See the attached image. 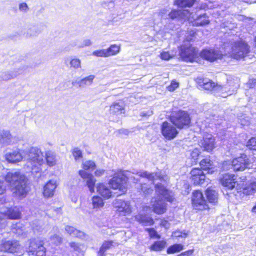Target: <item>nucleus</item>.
Returning a JSON list of instances; mask_svg holds the SVG:
<instances>
[{
    "instance_id": "1",
    "label": "nucleus",
    "mask_w": 256,
    "mask_h": 256,
    "mask_svg": "<svg viewBox=\"0 0 256 256\" xmlns=\"http://www.w3.org/2000/svg\"><path fill=\"white\" fill-rule=\"evenodd\" d=\"M6 180L12 187L13 194L20 198H25L30 191L26 177L19 172L8 173Z\"/></svg>"
},
{
    "instance_id": "2",
    "label": "nucleus",
    "mask_w": 256,
    "mask_h": 256,
    "mask_svg": "<svg viewBox=\"0 0 256 256\" xmlns=\"http://www.w3.org/2000/svg\"><path fill=\"white\" fill-rule=\"evenodd\" d=\"M156 191L158 196L156 198H152L151 206L155 213L162 214L166 211V204L162 198L168 202H172L173 200V197L170 194L171 192L162 184H156Z\"/></svg>"
},
{
    "instance_id": "3",
    "label": "nucleus",
    "mask_w": 256,
    "mask_h": 256,
    "mask_svg": "<svg viewBox=\"0 0 256 256\" xmlns=\"http://www.w3.org/2000/svg\"><path fill=\"white\" fill-rule=\"evenodd\" d=\"M222 49L224 50V55L236 60L244 58L250 52L249 46L242 41L232 40L226 42L222 46Z\"/></svg>"
},
{
    "instance_id": "4",
    "label": "nucleus",
    "mask_w": 256,
    "mask_h": 256,
    "mask_svg": "<svg viewBox=\"0 0 256 256\" xmlns=\"http://www.w3.org/2000/svg\"><path fill=\"white\" fill-rule=\"evenodd\" d=\"M44 156L38 148H32L29 151L28 166L32 174H38L42 170L41 166L44 162Z\"/></svg>"
},
{
    "instance_id": "5",
    "label": "nucleus",
    "mask_w": 256,
    "mask_h": 256,
    "mask_svg": "<svg viewBox=\"0 0 256 256\" xmlns=\"http://www.w3.org/2000/svg\"><path fill=\"white\" fill-rule=\"evenodd\" d=\"M197 83L200 86L202 87L204 90H212L214 93L218 94V96L222 98H226L230 95L232 94V92L228 91V93L226 94L228 88L226 86L222 87L218 84L216 85L212 81L204 80L202 78H198L196 80Z\"/></svg>"
},
{
    "instance_id": "6",
    "label": "nucleus",
    "mask_w": 256,
    "mask_h": 256,
    "mask_svg": "<svg viewBox=\"0 0 256 256\" xmlns=\"http://www.w3.org/2000/svg\"><path fill=\"white\" fill-rule=\"evenodd\" d=\"M192 40V36L187 38L186 42L180 47V56L181 58L186 62H193L197 58L198 51L195 48L188 42Z\"/></svg>"
},
{
    "instance_id": "7",
    "label": "nucleus",
    "mask_w": 256,
    "mask_h": 256,
    "mask_svg": "<svg viewBox=\"0 0 256 256\" xmlns=\"http://www.w3.org/2000/svg\"><path fill=\"white\" fill-rule=\"evenodd\" d=\"M171 122L179 129L188 128L191 120L188 112L179 111L171 118Z\"/></svg>"
},
{
    "instance_id": "8",
    "label": "nucleus",
    "mask_w": 256,
    "mask_h": 256,
    "mask_svg": "<svg viewBox=\"0 0 256 256\" xmlns=\"http://www.w3.org/2000/svg\"><path fill=\"white\" fill-rule=\"evenodd\" d=\"M128 179L127 172H120L116 174L110 180V184L112 188L119 190L122 192L126 190V184Z\"/></svg>"
},
{
    "instance_id": "9",
    "label": "nucleus",
    "mask_w": 256,
    "mask_h": 256,
    "mask_svg": "<svg viewBox=\"0 0 256 256\" xmlns=\"http://www.w3.org/2000/svg\"><path fill=\"white\" fill-rule=\"evenodd\" d=\"M42 241L36 240H32L28 252L30 256H46V249L44 246Z\"/></svg>"
},
{
    "instance_id": "10",
    "label": "nucleus",
    "mask_w": 256,
    "mask_h": 256,
    "mask_svg": "<svg viewBox=\"0 0 256 256\" xmlns=\"http://www.w3.org/2000/svg\"><path fill=\"white\" fill-rule=\"evenodd\" d=\"M161 132L164 137L168 140L174 139L178 135V132L176 126L172 122H165L160 127Z\"/></svg>"
},
{
    "instance_id": "11",
    "label": "nucleus",
    "mask_w": 256,
    "mask_h": 256,
    "mask_svg": "<svg viewBox=\"0 0 256 256\" xmlns=\"http://www.w3.org/2000/svg\"><path fill=\"white\" fill-rule=\"evenodd\" d=\"M232 163L235 171H244L249 168L251 165L249 158L245 154H240V156L234 158Z\"/></svg>"
},
{
    "instance_id": "12",
    "label": "nucleus",
    "mask_w": 256,
    "mask_h": 256,
    "mask_svg": "<svg viewBox=\"0 0 256 256\" xmlns=\"http://www.w3.org/2000/svg\"><path fill=\"white\" fill-rule=\"evenodd\" d=\"M114 206L120 215L126 216L131 214L132 208L128 201L117 199L113 202Z\"/></svg>"
},
{
    "instance_id": "13",
    "label": "nucleus",
    "mask_w": 256,
    "mask_h": 256,
    "mask_svg": "<svg viewBox=\"0 0 256 256\" xmlns=\"http://www.w3.org/2000/svg\"><path fill=\"white\" fill-rule=\"evenodd\" d=\"M192 203L194 208L198 210H203L208 208L202 193L199 190L193 192Z\"/></svg>"
},
{
    "instance_id": "14",
    "label": "nucleus",
    "mask_w": 256,
    "mask_h": 256,
    "mask_svg": "<svg viewBox=\"0 0 256 256\" xmlns=\"http://www.w3.org/2000/svg\"><path fill=\"white\" fill-rule=\"evenodd\" d=\"M4 250L8 252L15 254L16 256L22 255V248L18 241L12 240L5 242L2 246Z\"/></svg>"
},
{
    "instance_id": "15",
    "label": "nucleus",
    "mask_w": 256,
    "mask_h": 256,
    "mask_svg": "<svg viewBox=\"0 0 256 256\" xmlns=\"http://www.w3.org/2000/svg\"><path fill=\"white\" fill-rule=\"evenodd\" d=\"M79 174L86 182V186L88 187L90 192L92 194L94 193L96 180L94 176L92 174L82 170H80Z\"/></svg>"
},
{
    "instance_id": "16",
    "label": "nucleus",
    "mask_w": 256,
    "mask_h": 256,
    "mask_svg": "<svg viewBox=\"0 0 256 256\" xmlns=\"http://www.w3.org/2000/svg\"><path fill=\"white\" fill-rule=\"evenodd\" d=\"M224 54L221 51L216 50H206L201 53V56L210 62H214L218 59H221Z\"/></svg>"
},
{
    "instance_id": "17",
    "label": "nucleus",
    "mask_w": 256,
    "mask_h": 256,
    "mask_svg": "<svg viewBox=\"0 0 256 256\" xmlns=\"http://www.w3.org/2000/svg\"><path fill=\"white\" fill-rule=\"evenodd\" d=\"M236 180V178L235 175L226 174L220 178V182L224 187L227 188L229 190H232L235 188L237 183Z\"/></svg>"
},
{
    "instance_id": "18",
    "label": "nucleus",
    "mask_w": 256,
    "mask_h": 256,
    "mask_svg": "<svg viewBox=\"0 0 256 256\" xmlns=\"http://www.w3.org/2000/svg\"><path fill=\"white\" fill-rule=\"evenodd\" d=\"M192 14L188 10H173L170 12H168V16L172 20L188 18L190 20Z\"/></svg>"
},
{
    "instance_id": "19",
    "label": "nucleus",
    "mask_w": 256,
    "mask_h": 256,
    "mask_svg": "<svg viewBox=\"0 0 256 256\" xmlns=\"http://www.w3.org/2000/svg\"><path fill=\"white\" fill-rule=\"evenodd\" d=\"M200 145L204 150L212 152L215 148V139L212 134H206L201 141Z\"/></svg>"
},
{
    "instance_id": "20",
    "label": "nucleus",
    "mask_w": 256,
    "mask_h": 256,
    "mask_svg": "<svg viewBox=\"0 0 256 256\" xmlns=\"http://www.w3.org/2000/svg\"><path fill=\"white\" fill-rule=\"evenodd\" d=\"M5 158L10 163L16 164L22 160L24 156L21 150H16L6 153L5 155Z\"/></svg>"
},
{
    "instance_id": "21",
    "label": "nucleus",
    "mask_w": 256,
    "mask_h": 256,
    "mask_svg": "<svg viewBox=\"0 0 256 256\" xmlns=\"http://www.w3.org/2000/svg\"><path fill=\"white\" fill-rule=\"evenodd\" d=\"M190 174L192 180L195 185H200L204 183L206 176L201 170L199 168L193 169Z\"/></svg>"
},
{
    "instance_id": "22",
    "label": "nucleus",
    "mask_w": 256,
    "mask_h": 256,
    "mask_svg": "<svg viewBox=\"0 0 256 256\" xmlns=\"http://www.w3.org/2000/svg\"><path fill=\"white\" fill-rule=\"evenodd\" d=\"M110 114L116 116L124 114V102L122 100L114 102L110 106Z\"/></svg>"
},
{
    "instance_id": "23",
    "label": "nucleus",
    "mask_w": 256,
    "mask_h": 256,
    "mask_svg": "<svg viewBox=\"0 0 256 256\" xmlns=\"http://www.w3.org/2000/svg\"><path fill=\"white\" fill-rule=\"evenodd\" d=\"M56 182L55 180H50L44 188V196L45 198H50L54 196L56 189L57 188Z\"/></svg>"
},
{
    "instance_id": "24",
    "label": "nucleus",
    "mask_w": 256,
    "mask_h": 256,
    "mask_svg": "<svg viewBox=\"0 0 256 256\" xmlns=\"http://www.w3.org/2000/svg\"><path fill=\"white\" fill-rule=\"evenodd\" d=\"M95 78L94 76L91 75L84 78L79 81L72 82V84L74 86L77 85L80 88H84L86 87L92 86Z\"/></svg>"
},
{
    "instance_id": "25",
    "label": "nucleus",
    "mask_w": 256,
    "mask_h": 256,
    "mask_svg": "<svg viewBox=\"0 0 256 256\" xmlns=\"http://www.w3.org/2000/svg\"><path fill=\"white\" fill-rule=\"evenodd\" d=\"M43 26L42 24L32 26L28 28L24 35L26 38H30L36 36L40 34L42 31Z\"/></svg>"
},
{
    "instance_id": "26",
    "label": "nucleus",
    "mask_w": 256,
    "mask_h": 256,
    "mask_svg": "<svg viewBox=\"0 0 256 256\" xmlns=\"http://www.w3.org/2000/svg\"><path fill=\"white\" fill-rule=\"evenodd\" d=\"M2 212L10 220H19L21 218V212L16 207L8 208L6 211Z\"/></svg>"
},
{
    "instance_id": "27",
    "label": "nucleus",
    "mask_w": 256,
    "mask_h": 256,
    "mask_svg": "<svg viewBox=\"0 0 256 256\" xmlns=\"http://www.w3.org/2000/svg\"><path fill=\"white\" fill-rule=\"evenodd\" d=\"M20 74L19 70H14L2 72L0 76V80L2 81H8L16 78Z\"/></svg>"
},
{
    "instance_id": "28",
    "label": "nucleus",
    "mask_w": 256,
    "mask_h": 256,
    "mask_svg": "<svg viewBox=\"0 0 256 256\" xmlns=\"http://www.w3.org/2000/svg\"><path fill=\"white\" fill-rule=\"evenodd\" d=\"M96 188L98 192L104 198L108 199L112 196L110 190L103 184H98Z\"/></svg>"
},
{
    "instance_id": "29",
    "label": "nucleus",
    "mask_w": 256,
    "mask_h": 256,
    "mask_svg": "<svg viewBox=\"0 0 256 256\" xmlns=\"http://www.w3.org/2000/svg\"><path fill=\"white\" fill-rule=\"evenodd\" d=\"M136 219L144 226H152L154 224L153 219L148 216L139 214L136 216Z\"/></svg>"
},
{
    "instance_id": "30",
    "label": "nucleus",
    "mask_w": 256,
    "mask_h": 256,
    "mask_svg": "<svg viewBox=\"0 0 256 256\" xmlns=\"http://www.w3.org/2000/svg\"><path fill=\"white\" fill-rule=\"evenodd\" d=\"M114 242L112 240L104 241L98 252V256H106V252L112 248L114 246Z\"/></svg>"
},
{
    "instance_id": "31",
    "label": "nucleus",
    "mask_w": 256,
    "mask_h": 256,
    "mask_svg": "<svg viewBox=\"0 0 256 256\" xmlns=\"http://www.w3.org/2000/svg\"><path fill=\"white\" fill-rule=\"evenodd\" d=\"M140 176L143 178H146L149 180L153 182L154 183L156 180H162L164 179L161 172L148 174L147 172H140Z\"/></svg>"
},
{
    "instance_id": "32",
    "label": "nucleus",
    "mask_w": 256,
    "mask_h": 256,
    "mask_svg": "<svg viewBox=\"0 0 256 256\" xmlns=\"http://www.w3.org/2000/svg\"><path fill=\"white\" fill-rule=\"evenodd\" d=\"M66 231L70 236L76 238H84L86 236L83 232L76 230L72 226H66Z\"/></svg>"
},
{
    "instance_id": "33",
    "label": "nucleus",
    "mask_w": 256,
    "mask_h": 256,
    "mask_svg": "<svg viewBox=\"0 0 256 256\" xmlns=\"http://www.w3.org/2000/svg\"><path fill=\"white\" fill-rule=\"evenodd\" d=\"M200 164L201 168L204 170L208 171V173L212 174L214 172L213 162L209 158L203 160Z\"/></svg>"
},
{
    "instance_id": "34",
    "label": "nucleus",
    "mask_w": 256,
    "mask_h": 256,
    "mask_svg": "<svg viewBox=\"0 0 256 256\" xmlns=\"http://www.w3.org/2000/svg\"><path fill=\"white\" fill-rule=\"evenodd\" d=\"M207 198L210 202L215 204L218 202V194L212 188H208L206 191Z\"/></svg>"
},
{
    "instance_id": "35",
    "label": "nucleus",
    "mask_w": 256,
    "mask_h": 256,
    "mask_svg": "<svg viewBox=\"0 0 256 256\" xmlns=\"http://www.w3.org/2000/svg\"><path fill=\"white\" fill-rule=\"evenodd\" d=\"M242 192L246 196L253 195L256 192V182H253L246 184V186L242 188Z\"/></svg>"
},
{
    "instance_id": "36",
    "label": "nucleus",
    "mask_w": 256,
    "mask_h": 256,
    "mask_svg": "<svg viewBox=\"0 0 256 256\" xmlns=\"http://www.w3.org/2000/svg\"><path fill=\"white\" fill-rule=\"evenodd\" d=\"M210 20L206 14L200 15L197 18L194 22V26H204L209 24Z\"/></svg>"
},
{
    "instance_id": "37",
    "label": "nucleus",
    "mask_w": 256,
    "mask_h": 256,
    "mask_svg": "<svg viewBox=\"0 0 256 256\" xmlns=\"http://www.w3.org/2000/svg\"><path fill=\"white\" fill-rule=\"evenodd\" d=\"M196 1V0H176L174 4L181 8H190L193 6Z\"/></svg>"
},
{
    "instance_id": "38",
    "label": "nucleus",
    "mask_w": 256,
    "mask_h": 256,
    "mask_svg": "<svg viewBox=\"0 0 256 256\" xmlns=\"http://www.w3.org/2000/svg\"><path fill=\"white\" fill-rule=\"evenodd\" d=\"M47 164L50 167L54 166L56 164V156L54 152H48L46 154Z\"/></svg>"
},
{
    "instance_id": "39",
    "label": "nucleus",
    "mask_w": 256,
    "mask_h": 256,
    "mask_svg": "<svg viewBox=\"0 0 256 256\" xmlns=\"http://www.w3.org/2000/svg\"><path fill=\"white\" fill-rule=\"evenodd\" d=\"M120 45L112 44L108 48L106 49L108 57L114 56L118 54L120 51Z\"/></svg>"
},
{
    "instance_id": "40",
    "label": "nucleus",
    "mask_w": 256,
    "mask_h": 256,
    "mask_svg": "<svg viewBox=\"0 0 256 256\" xmlns=\"http://www.w3.org/2000/svg\"><path fill=\"white\" fill-rule=\"evenodd\" d=\"M12 135L8 132H3L0 133V143L4 146L10 144Z\"/></svg>"
},
{
    "instance_id": "41",
    "label": "nucleus",
    "mask_w": 256,
    "mask_h": 256,
    "mask_svg": "<svg viewBox=\"0 0 256 256\" xmlns=\"http://www.w3.org/2000/svg\"><path fill=\"white\" fill-rule=\"evenodd\" d=\"M166 246V242L164 240L155 242L151 246L150 250L154 252H160Z\"/></svg>"
},
{
    "instance_id": "42",
    "label": "nucleus",
    "mask_w": 256,
    "mask_h": 256,
    "mask_svg": "<svg viewBox=\"0 0 256 256\" xmlns=\"http://www.w3.org/2000/svg\"><path fill=\"white\" fill-rule=\"evenodd\" d=\"M92 205L94 209H99L104 207V203L102 198L94 196L92 198Z\"/></svg>"
},
{
    "instance_id": "43",
    "label": "nucleus",
    "mask_w": 256,
    "mask_h": 256,
    "mask_svg": "<svg viewBox=\"0 0 256 256\" xmlns=\"http://www.w3.org/2000/svg\"><path fill=\"white\" fill-rule=\"evenodd\" d=\"M184 246L181 244H176L169 247L167 250L168 254L179 252L184 250Z\"/></svg>"
},
{
    "instance_id": "44",
    "label": "nucleus",
    "mask_w": 256,
    "mask_h": 256,
    "mask_svg": "<svg viewBox=\"0 0 256 256\" xmlns=\"http://www.w3.org/2000/svg\"><path fill=\"white\" fill-rule=\"evenodd\" d=\"M32 228L34 232H42L44 230V224L42 222L38 220L33 222L32 224Z\"/></svg>"
},
{
    "instance_id": "45",
    "label": "nucleus",
    "mask_w": 256,
    "mask_h": 256,
    "mask_svg": "<svg viewBox=\"0 0 256 256\" xmlns=\"http://www.w3.org/2000/svg\"><path fill=\"white\" fill-rule=\"evenodd\" d=\"M96 168V164L93 161H86L83 164V168L85 170L93 171Z\"/></svg>"
},
{
    "instance_id": "46",
    "label": "nucleus",
    "mask_w": 256,
    "mask_h": 256,
    "mask_svg": "<svg viewBox=\"0 0 256 256\" xmlns=\"http://www.w3.org/2000/svg\"><path fill=\"white\" fill-rule=\"evenodd\" d=\"M140 187L142 192L146 195L150 194L154 191L152 188L146 184H142Z\"/></svg>"
},
{
    "instance_id": "47",
    "label": "nucleus",
    "mask_w": 256,
    "mask_h": 256,
    "mask_svg": "<svg viewBox=\"0 0 256 256\" xmlns=\"http://www.w3.org/2000/svg\"><path fill=\"white\" fill-rule=\"evenodd\" d=\"M72 154L76 161H78L82 158V150L78 148H74L72 150Z\"/></svg>"
},
{
    "instance_id": "48",
    "label": "nucleus",
    "mask_w": 256,
    "mask_h": 256,
    "mask_svg": "<svg viewBox=\"0 0 256 256\" xmlns=\"http://www.w3.org/2000/svg\"><path fill=\"white\" fill-rule=\"evenodd\" d=\"M246 146L252 150H256V138H252L248 140Z\"/></svg>"
},
{
    "instance_id": "49",
    "label": "nucleus",
    "mask_w": 256,
    "mask_h": 256,
    "mask_svg": "<svg viewBox=\"0 0 256 256\" xmlns=\"http://www.w3.org/2000/svg\"><path fill=\"white\" fill-rule=\"evenodd\" d=\"M92 55L94 56L100 58H108L107 56L106 50L94 51L93 52Z\"/></svg>"
},
{
    "instance_id": "50",
    "label": "nucleus",
    "mask_w": 256,
    "mask_h": 256,
    "mask_svg": "<svg viewBox=\"0 0 256 256\" xmlns=\"http://www.w3.org/2000/svg\"><path fill=\"white\" fill-rule=\"evenodd\" d=\"M70 64L72 67L75 69L81 68V61L79 59H73L71 60Z\"/></svg>"
},
{
    "instance_id": "51",
    "label": "nucleus",
    "mask_w": 256,
    "mask_h": 256,
    "mask_svg": "<svg viewBox=\"0 0 256 256\" xmlns=\"http://www.w3.org/2000/svg\"><path fill=\"white\" fill-rule=\"evenodd\" d=\"M52 242L56 245H58L62 242V238L58 235H54L50 238Z\"/></svg>"
},
{
    "instance_id": "52",
    "label": "nucleus",
    "mask_w": 256,
    "mask_h": 256,
    "mask_svg": "<svg viewBox=\"0 0 256 256\" xmlns=\"http://www.w3.org/2000/svg\"><path fill=\"white\" fill-rule=\"evenodd\" d=\"M147 231L148 232L149 234L152 238H160V236L158 234V232L154 229L148 228V229H147Z\"/></svg>"
},
{
    "instance_id": "53",
    "label": "nucleus",
    "mask_w": 256,
    "mask_h": 256,
    "mask_svg": "<svg viewBox=\"0 0 256 256\" xmlns=\"http://www.w3.org/2000/svg\"><path fill=\"white\" fill-rule=\"evenodd\" d=\"M179 86V83L176 82L172 81L170 86L167 88V89L170 92H174Z\"/></svg>"
},
{
    "instance_id": "54",
    "label": "nucleus",
    "mask_w": 256,
    "mask_h": 256,
    "mask_svg": "<svg viewBox=\"0 0 256 256\" xmlns=\"http://www.w3.org/2000/svg\"><path fill=\"white\" fill-rule=\"evenodd\" d=\"M168 12H170L169 10L166 9H163L158 14V16H160L162 19H168L169 16H168Z\"/></svg>"
},
{
    "instance_id": "55",
    "label": "nucleus",
    "mask_w": 256,
    "mask_h": 256,
    "mask_svg": "<svg viewBox=\"0 0 256 256\" xmlns=\"http://www.w3.org/2000/svg\"><path fill=\"white\" fill-rule=\"evenodd\" d=\"M161 58L163 60H168L172 58V56L168 52H163L160 54Z\"/></svg>"
},
{
    "instance_id": "56",
    "label": "nucleus",
    "mask_w": 256,
    "mask_h": 256,
    "mask_svg": "<svg viewBox=\"0 0 256 256\" xmlns=\"http://www.w3.org/2000/svg\"><path fill=\"white\" fill-rule=\"evenodd\" d=\"M92 45V42L90 40H84L83 42V44L81 46H78V47L80 48H82L85 46H90Z\"/></svg>"
},
{
    "instance_id": "57",
    "label": "nucleus",
    "mask_w": 256,
    "mask_h": 256,
    "mask_svg": "<svg viewBox=\"0 0 256 256\" xmlns=\"http://www.w3.org/2000/svg\"><path fill=\"white\" fill-rule=\"evenodd\" d=\"M20 11L26 12L28 10V6L26 3L22 4L20 5Z\"/></svg>"
},
{
    "instance_id": "58",
    "label": "nucleus",
    "mask_w": 256,
    "mask_h": 256,
    "mask_svg": "<svg viewBox=\"0 0 256 256\" xmlns=\"http://www.w3.org/2000/svg\"><path fill=\"white\" fill-rule=\"evenodd\" d=\"M194 249L189 250L186 252H182V254L178 255V256H190L194 254Z\"/></svg>"
},
{
    "instance_id": "59",
    "label": "nucleus",
    "mask_w": 256,
    "mask_h": 256,
    "mask_svg": "<svg viewBox=\"0 0 256 256\" xmlns=\"http://www.w3.org/2000/svg\"><path fill=\"white\" fill-rule=\"evenodd\" d=\"M70 247L74 249V250L76 252H80V246L75 242H72L70 244Z\"/></svg>"
},
{
    "instance_id": "60",
    "label": "nucleus",
    "mask_w": 256,
    "mask_h": 256,
    "mask_svg": "<svg viewBox=\"0 0 256 256\" xmlns=\"http://www.w3.org/2000/svg\"><path fill=\"white\" fill-rule=\"evenodd\" d=\"M105 170H98L95 172V175L97 177H100L104 174Z\"/></svg>"
},
{
    "instance_id": "61",
    "label": "nucleus",
    "mask_w": 256,
    "mask_h": 256,
    "mask_svg": "<svg viewBox=\"0 0 256 256\" xmlns=\"http://www.w3.org/2000/svg\"><path fill=\"white\" fill-rule=\"evenodd\" d=\"M199 154V150L198 149H196L192 152V156L194 158H196L198 156Z\"/></svg>"
},
{
    "instance_id": "62",
    "label": "nucleus",
    "mask_w": 256,
    "mask_h": 256,
    "mask_svg": "<svg viewBox=\"0 0 256 256\" xmlns=\"http://www.w3.org/2000/svg\"><path fill=\"white\" fill-rule=\"evenodd\" d=\"M6 190V188L4 186V184L0 182V195L4 194Z\"/></svg>"
},
{
    "instance_id": "63",
    "label": "nucleus",
    "mask_w": 256,
    "mask_h": 256,
    "mask_svg": "<svg viewBox=\"0 0 256 256\" xmlns=\"http://www.w3.org/2000/svg\"><path fill=\"white\" fill-rule=\"evenodd\" d=\"M172 236L175 238L182 237V232L180 231H176L172 234Z\"/></svg>"
},
{
    "instance_id": "64",
    "label": "nucleus",
    "mask_w": 256,
    "mask_h": 256,
    "mask_svg": "<svg viewBox=\"0 0 256 256\" xmlns=\"http://www.w3.org/2000/svg\"><path fill=\"white\" fill-rule=\"evenodd\" d=\"M161 225L163 226L168 228V222L166 220H163L162 222Z\"/></svg>"
}]
</instances>
